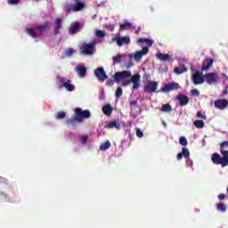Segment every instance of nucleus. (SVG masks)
I'll return each mask as SVG.
<instances>
[{
	"label": "nucleus",
	"mask_w": 228,
	"mask_h": 228,
	"mask_svg": "<svg viewBox=\"0 0 228 228\" xmlns=\"http://www.w3.org/2000/svg\"><path fill=\"white\" fill-rule=\"evenodd\" d=\"M75 3L81 2V0H73Z\"/></svg>",
	"instance_id": "obj_53"
},
{
	"label": "nucleus",
	"mask_w": 228,
	"mask_h": 228,
	"mask_svg": "<svg viewBox=\"0 0 228 228\" xmlns=\"http://www.w3.org/2000/svg\"><path fill=\"white\" fill-rule=\"evenodd\" d=\"M90 117H92L90 110H82V109L78 107L75 109V115L73 118L66 120V124L68 126H76V122L81 124L84 118H90Z\"/></svg>",
	"instance_id": "obj_2"
},
{
	"label": "nucleus",
	"mask_w": 228,
	"mask_h": 228,
	"mask_svg": "<svg viewBox=\"0 0 228 228\" xmlns=\"http://www.w3.org/2000/svg\"><path fill=\"white\" fill-rule=\"evenodd\" d=\"M145 54H149L148 47H143L142 49V51L135 52V53L134 55V60H135V61H141L142 58H143V56H145Z\"/></svg>",
	"instance_id": "obj_13"
},
{
	"label": "nucleus",
	"mask_w": 228,
	"mask_h": 228,
	"mask_svg": "<svg viewBox=\"0 0 228 228\" xmlns=\"http://www.w3.org/2000/svg\"><path fill=\"white\" fill-rule=\"evenodd\" d=\"M191 95H194L195 97H199V95H200V93L197 89L191 90Z\"/></svg>",
	"instance_id": "obj_40"
},
{
	"label": "nucleus",
	"mask_w": 228,
	"mask_h": 228,
	"mask_svg": "<svg viewBox=\"0 0 228 228\" xmlns=\"http://www.w3.org/2000/svg\"><path fill=\"white\" fill-rule=\"evenodd\" d=\"M9 4H19V0H8Z\"/></svg>",
	"instance_id": "obj_49"
},
{
	"label": "nucleus",
	"mask_w": 228,
	"mask_h": 228,
	"mask_svg": "<svg viewBox=\"0 0 228 228\" xmlns=\"http://www.w3.org/2000/svg\"><path fill=\"white\" fill-rule=\"evenodd\" d=\"M81 28V24L78 22L73 23L72 26L69 28V35H76L77 30Z\"/></svg>",
	"instance_id": "obj_21"
},
{
	"label": "nucleus",
	"mask_w": 228,
	"mask_h": 228,
	"mask_svg": "<svg viewBox=\"0 0 228 228\" xmlns=\"http://www.w3.org/2000/svg\"><path fill=\"white\" fill-rule=\"evenodd\" d=\"M95 35H96V37H98V38H104V37H106V31H104V30H96Z\"/></svg>",
	"instance_id": "obj_33"
},
{
	"label": "nucleus",
	"mask_w": 228,
	"mask_h": 228,
	"mask_svg": "<svg viewBox=\"0 0 228 228\" xmlns=\"http://www.w3.org/2000/svg\"><path fill=\"white\" fill-rule=\"evenodd\" d=\"M60 29H61V18H57L55 20V28L53 35L56 37V35H60Z\"/></svg>",
	"instance_id": "obj_23"
},
{
	"label": "nucleus",
	"mask_w": 228,
	"mask_h": 228,
	"mask_svg": "<svg viewBox=\"0 0 228 228\" xmlns=\"http://www.w3.org/2000/svg\"><path fill=\"white\" fill-rule=\"evenodd\" d=\"M37 1H42V0H37Z\"/></svg>",
	"instance_id": "obj_55"
},
{
	"label": "nucleus",
	"mask_w": 228,
	"mask_h": 228,
	"mask_svg": "<svg viewBox=\"0 0 228 228\" xmlns=\"http://www.w3.org/2000/svg\"><path fill=\"white\" fill-rule=\"evenodd\" d=\"M86 142H88V136L85 135L81 138V142L85 144Z\"/></svg>",
	"instance_id": "obj_48"
},
{
	"label": "nucleus",
	"mask_w": 228,
	"mask_h": 228,
	"mask_svg": "<svg viewBox=\"0 0 228 228\" xmlns=\"http://www.w3.org/2000/svg\"><path fill=\"white\" fill-rule=\"evenodd\" d=\"M213 63H215V60H213L211 58H207L201 67L202 72H204L205 70H209V69H211V67H213Z\"/></svg>",
	"instance_id": "obj_15"
},
{
	"label": "nucleus",
	"mask_w": 228,
	"mask_h": 228,
	"mask_svg": "<svg viewBox=\"0 0 228 228\" xmlns=\"http://www.w3.org/2000/svg\"><path fill=\"white\" fill-rule=\"evenodd\" d=\"M128 85H131V80H123L121 83V86H128Z\"/></svg>",
	"instance_id": "obj_44"
},
{
	"label": "nucleus",
	"mask_w": 228,
	"mask_h": 228,
	"mask_svg": "<svg viewBox=\"0 0 228 228\" xmlns=\"http://www.w3.org/2000/svg\"><path fill=\"white\" fill-rule=\"evenodd\" d=\"M219 200H225V194L221 193L217 196Z\"/></svg>",
	"instance_id": "obj_50"
},
{
	"label": "nucleus",
	"mask_w": 228,
	"mask_h": 228,
	"mask_svg": "<svg viewBox=\"0 0 228 228\" xmlns=\"http://www.w3.org/2000/svg\"><path fill=\"white\" fill-rule=\"evenodd\" d=\"M56 79L58 83L61 84V86H63V88H65L67 92H74V90H76V86L72 84V80L68 79L67 81H65V78L61 76H57Z\"/></svg>",
	"instance_id": "obj_4"
},
{
	"label": "nucleus",
	"mask_w": 228,
	"mask_h": 228,
	"mask_svg": "<svg viewBox=\"0 0 228 228\" xmlns=\"http://www.w3.org/2000/svg\"><path fill=\"white\" fill-rule=\"evenodd\" d=\"M6 199H8V194H6L4 192H1L0 193V200H6Z\"/></svg>",
	"instance_id": "obj_42"
},
{
	"label": "nucleus",
	"mask_w": 228,
	"mask_h": 228,
	"mask_svg": "<svg viewBox=\"0 0 228 228\" xmlns=\"http://www.w3.org/2000/svg\"><path fill=\"white\" fill-rule=\"evenodd\" d=\"M81 54L90 56L95 53V42H90L89 44H84L80 46Z\"/></svg>",
	"instance_id": "obj_5"
},
{
	"label": "nucleus",
	"mask_w": 228,
	"mask_h": 228,
	"mask_svg": "<svg viewBox=\"0 0 228 228\" xmlns=\"http://www.w3.org/2000/svg\"><path fill=\"white\" fill-rule=\"evenodd\" d=\"M177 101L180 106H186L190 102V98L186 94H178Z\"/></svg>",
	"instance_id": "obj_16"
},
{
	"label": "nucleus",
	"mask_w": 228,
	"mask_h": 228,
	"mask_svg": "<svg viewBox=\"0 0 228 228\" xmlns=\"http://www.w3.org/2000/svg\"><path fill=\"white\" fill-rule=\"evenodd\" d=\"M224 79H228L227 75H224Z\"/></svg>",
	"instance_id": "obj_52"
},
{
	"label": "nucleus",
	"mask_w": 228,
	"mask_h": 228,
	"mask_svg": "<svg viewBox=\"0 0 228 228\" xmlns=\"http://www.w3.org/2000/svg\"><path fill=\"white\" fill-rule=\"evenodd\" d=\"M220 152L222 156L218 153H214L211 156L212 162L214 165H221L222 167H227L228 165V141H224L220 143Z\"/></svg>",
	"instance_id": "obj_1"
},
{
	"label": "nucleus",
	"mask_w": 228,
	"mask_h": 228,
	"mask_svg": "<svg viewBox=\"0 0 228 228\" xmlns=\"http://www.w3.org/2000/svg\"><path fill=\"white\" fill-rule=\"evenodd\" d=\"M0 183L8 184V180L3 176H0Z\"/></svg>",
	"instance_id": "obj_45"
},
{
	"label": "nucleus",
	"mask_w": 228,
	"mask_h": 228,
	"mask_svg": "<svg viewBox=\"0 0 228 228\" xmlns=\"http://www.w3.org/2000/svg\"><path fill=\"white\" fill-rule=\"evenodd\" d=\"M194 126L197 129H202L204 127V121L203 120H196V121H194Z\"/></svg>",
	"instance_id": "obj_31"
},
{
	"label": "nucleus",
	"mask_w": 228,
	"mask_h": 228,
	"mask_svg": "<svg viewBox=\"0 0 228 228\" xmlns=\"http://www.w3.org/2000/svg\"><path fill=\"white\" fill-rule=\"evenodd\" d=\"M127 77H131V72L129 70L118 71L114 74L116 83H120L122 79H127Z\"/></svg>",
	"instance_id": "obj_6"
},
{
	"label": "nucleus",
	"mask_w": 228,
	"mask_h": 228,
	"mask_svg": "<svg viewBox=\"0 0 228 228\" xmlns=\"http://www.w3.org/2000/svg\"><path fill=\"white\" fill-rule=\"evenodd\" d=\"M49 26H51V23L45 21L43 25H38L36 28H27L25 33L31 37V38H38V37H42L49 29Z\"/></svg>",
	"instance_id": "obj_3"
},
{
	"label": "nucleus",
	"mask_w": 228,
	"mask_h": 228,
	"mask_svg": "<svg viewBox=\"0 0 228 228\" xmlns=\"http://www.w3.org/2000/svg\"><path fill=\"white\" fill-rule=\"evenodd\" d=\"M86 8V4L83 2H75L73 4V12H83Z\"/></svg>",
	"instance_id": "obj_18"
},
{
	"label": "nucleus",
	"mask_w": 228,
	"mask_h": 228,
	"mask_svg": "<svg viewBox=\"0 0 228 228\" xmlns=\"http://www.w3.org/2000/svg\"><path fill=\"white\" fill-rule=\"evenodd\" d=\"M228 90L227 87L223 90V95H227Z\"/></svg>",
	"instance_id": "obj_51"
},
{
	"label": "nucleus",
	"mask_w": 228,
	"mask_h": 228,
	"mask_svg": "<svg viewBox=\"0 0 228 228\" xmlns=\"http://www.w3.org/2000/svg\"><path fill=\"white\" fill-rule=\"evenodd\" d=\"M214 106L217 110H225L228 108V100L227 99H218L214 102Z\"/></svg>",
	"instance_id": "obj_11"
},
{
	"label": "nucleus",
	"mask_w": 228,
	"mask_h": 228,
	"mask_svg": "<svg viewBox=\"0 0 228 228\" xmlns=\"http://www.w3.org/2000/svg\"><path fill=\"white\" fill-rule=\"evenodd\" d=\"M67 117V114L64 111H60L56 114L55 118L57 120H61V118H65Z\"/></svg>",
	"instance_id": "obj_34"
},
{
	"label": "nucleus",
	"mask_w": 228,
	"mask_h": 228,
	"mask_svg": "<svg viewBox=\"0 0 228 228\" xmlns=\"http://www.w3.org/2000/svg\"><path fill=\"white\" fill-rule=\"evenodd\" d=\"M158 60H159L160 61H172V55L168 54V53H159L156 54Z\"/></svg>",
	"instance_id": "obj_19"
},
{
	"label": "nucleus",
	"mask_w": 228,
	"mask_h": 228,
	"mask_svg": "<svg viewBox=\"0 0 228 228\" xmlns=\"http://www.w3.org/2000/svg\"><path fill=\"white\" fill-rule=\"evenodd\" d=\"M105 127L107 129H113L115 127V129H120V123H118V121L117 120H112V121H110L106 126Z\"/></svg>",
	"instance_id": "obj_22"
},
{
	"label": "nucleus",
	"mask_w": 228,
	"mask_h": 228,
	"mask_svg": "<svg viewBox=\"0 0 228 228\" xmlns=\"http://www.w3.org/2000/svg\"><path fill=\"white\" fill-rule=\"evenodd\" d=\"M187 70H188L187 68H175V73H176L177 75L183 74V72H187Z\"/></svg>",
	"instance_id": "obj_36"
},
{
	"label": "nucleus",
	"mask_w": 228,
	"mask_h": 228,
	"mask_svg": "<svg viewBox=\"0 0 228 228\" xmlns=\"http://www.w3.org/2000/svg\"><path fill=\"white\" fill-rule=\"evenodd\" d=\"M204 79L208 85H213L218 81V75L216 73H207Z\"/></svg>",
	"instance_id": "obj_9"
},
{
	"label": "nucleus",
	"mask_w": 228,
	"mask_h": 228,
	"mask_svg": "<svg viewBox=\"0 0 228 228\" xmlns=\"http://www.w3.org/2000/svg\"><path fill=\"white\" fill-rule=\"evenodd\" d=\"M120 61H122V55L118 54V55L113 57L114 65L117 64V63H120Z\"/></svg>",
	"instance_id": "obj_37"
},
{
	"label": "nucleus",
	"mask_w": 228,
	"mask_h": 228,
	"mask_svg": "<svg viewBox=\"0 0 228 228\" xmlns=\"http://www.w3.org/2000/svg\"><path fill=\"white\" fill-rule=\"evenodd\" d=\"M196 115H197L198 118H203V120H206V116H204L202 114V112L199 111V112H197Z\"/></svg>",
	"instance_id": "obj_46"
},
{
	"label": "nucleus",
	"mask_w": 228,
	"mask_h": 228,
	"mask_svg": "<svg viewBox=\"0 0 228 228\" xmlns=\"http://www.w3.org/2000/svg\"><path fill=\"white\" fill-rule=\"evenodd\" d=\"M75 71L77 72V76H79V77H85V76H86V67L85 66H76Z\"/></svg>",
	"instance_id": "obj_17"
},
{
	"label": "nucleus",
	"mask_w": 228,
	"mask_h": 228,
	"mask_svg": "<svg viewBox=\"0 0 228 228\" xmlns=\"http://www.w3.org/2000/svg\"><path fill=\"white\" fill-rule=\"evenodd\" d=\"M162 111L164 113H170L172 111V106L168 103L162 105Z\"/></svg>",
	"instance_id": "obj_30"
},
{
	"label": "nucleus",
	"mask_w": 228,
	"mask_h": 228,
	"mask_svg": "<svg viewBox=\"0 0 228 228\" xmlns=\"http://www.w3.org/2000/svg\"><path fill=\"white\" fill-rule=\"evenodd\" d=\"M133 89L134 90H138V88H140V83H138V82H134V83H133Z\"/></svg>",
	"instance_id": "obj_47"
},
{
	"label": "nucleus",
	"mask_w": 228,
	"mask_h": 228,
	"mask_svg": "<svg viewBox=\"0 0 228 228\" xmlns=\"http://www.w3.org/2000/svg\"><path fill=\"white\" fill-rule=\"evenodd\" d=\"M183 158H190V151H188V148L183 147L182 149V152L178 153L176 158L178 160H181L183 159Z\"/></svg>",
	"instance_id": "obj_20"
},
{
	"label": "nucleus",
	"mask_w": 228,
	"mask_h": 228,
	"mask_svg": "<svg viewBox=\"0 0 228 228\" xmlns=\"http://www.w3.org/2000/svg\"><path fill=\"white\" fill-rule=\"evenodd\" d=\"M102 111L106 117H110L113 113V107L110 104H106L102 107Z\"/></svg>",
	"instance_id": "obj_24"
},
{
	"label": "nucleus",
	"mask_w": 228,
	"mask_h": 228,
	"mask_svg": "<svg viewBox=\"0 0 228 228\" xmlns=\"http://www.w3.org/2000/svg\"><path fill=\"white\" fill-rule=\"evenodd\" d=\"M217 211H221V213H225L227 211V205L224 202H220L216 205Z\"/></svg>",
	"instance_id": "obj_27"
},
{
	"label": "nucleus",
	"mask_w": 228,
	"mask_h": 228,
	"mask_svg": "<svg viewBox=\"0 0 228 228\" xmlns=\"http://www.w3.org/2000/svg\"><path fill=\"white\" fill-rule=\"evenodd\" d=\"M158 90V82L151 81L144 86V92L147 94H154Z\"/></svg>",
	"instance_id": "obj_10"
},
{
	"label": "nucleus",
	"mask_w": 228,
	"mask_h": 228,
	"mask_svg": "<svg viewBox=\"0 0 228 228\" xmlns=\"http://www.w3.org/2000/svg\"><path fill=\"white\" fill-rule=\"evenodd\" d=\"M113 85H115V80H113V79L107 80V82H106L107 86H113Z\"/></svg>",
	"instance_id": "obj_43"
},
{
	"label": "nucleus",
	"mask_w": 228,
	"mask_h": 228,
	"mask_svg": "<svg viewBox=\"0 0 228 228\" xmlns=\"http://www.w3.org/2000/svg\"><path fill=\"white\" fill-rule=\"evenodd\" d=\"M140 79H142V76H140V74H136L132 76L130 81L131 83H138V81H140Z\"/></svg>",
	"instance_id": "obj_32"
},
{
	"label": "nucleus",
	"mask_w": 228,
	"mask_h": 228,
	"mask_svg": "<svg viewBox=\"0 0 228 228\" xmlns=\"http://www.w3.org/2000/svg\"><path fill=\"white\" fill-rule=\"evenodd\" d=\"M72 11L74 12V4L66 3L64 4V12L67 13V15H69V13H70V12Z\"/></svg>",
	"instance_id": "obj_25"
},
{
	"label": "nucleus",
	"mask_w": 228,
	"mask_h": 228,
	"mask_svg": "<svg viewBox=\"0 0 228 228\" xmlns=\"http://www.w3.org/2000/svg\"><path fill=\"white\" fill-rule=\"evenodd\" d=\"M179 143H180V145H183V147H186V145H188V140L186 139V137L181 136L179 138Z\"/></svg>",
	"instance_id": "obj_35"
},
{
	"label": "nucleus",
	"mask_w": 228,
	"mask_h": 228,
	"mask_svg": "<svg viewBox=\"0 0 228 228\" xmlns=\"http://www.w3.org/2000/svg\"><path fill=\"white\" fill-rule=\"evenodd\" d=\"M137 43L138 44H147L149 45V47H151L152 44H154L152 39H145V38H139L137 40Z\"/></svg>",
	"instance_id": "obj_28"
},
{
	"label": "nucleus",
	"mask_w": 228,
	"mask_h": 228,
	"mask_svg": "<svg viewBox=\"0 0 228 228\" xmlns=\"http://www.w3.org/2000/svg\"><path fill=\"white\" fill-rule=\"evenodd\" d=\"M179 88H181V86H179V84L177 82H172L170 84L166 85L162 88V92H165L167 94V93L172 92L174 90H179Z\"/></svg>",
	"instance_id": "obj_12"
},
{
	"label": "nucleus",
	"mask_w": 228,
	"mask_h": 228,
	"mask_svg": "<svg viewBox=\"0 0 228 228\" xmlns=\"http://www.w3.org/2000/svg\"><path fill=\"white\" fill-rule=\"evenodd\" d=\"M112 42H117V45H118V47H122V45L130 44L131 38L129 37V36H126L124 37H112Z\"/></svg>",
	"instance_id": "obj_8"
},
{
	"label": "nucleus",
	"mask_w": 228,
	"mask_h": 228,
	"mask_svg": "<svg viewBox=\"0 0 228 228\" xmlns=\"http://www.w3.org/2000/svg\"><path fill=\"white\" fill-rule=\"evenodd\" d=\"M204 77L202 76V73L200 71H195L192 76V83L194 85H202L204 83Z\"/></svg>",
	"instance_id": "obj_14"
},
{
	"label": "nucleus",
	"mask_w": 228,
	"mask_h": 228,
	"mask_svg": "<svg viewBox=\"0 0 228 228\" xmlns=\"http://www.w3.org/2000/svg\"><path fill=\"white\" fill-rule=\"evenodd\" d=\"M132 26V23L125 21L124 23L120 24L119 31H126V29H129V28H131Z\"/></svg>",
	"instance_id": "obj_26"
},
{
	"label": "nucleus",
	"mask_w": 228,
	"mask_h": 228,
	"mask_svg": "<svg viewBox=\"0 0 228 228\" xmlns=\"http://www.w3.org/2000/svg\"><path fill=\"white\" fill-rule=\"evenodd\" d=\"M191 167H193V162L191 163Z\"/></svg>",
	"instance_id": "obj_54"
},
{
	"label": "nucleus",
	"mask_w": 228,
	"mask_h": 228,
	"mask_svg": "<svg viewBox=\"0 0 228 228\" xmlns=\"http://www.w3.org/2000/svg\"><path fill=\"white\" fill-rule=\"evenodd\" d=\"M72 54H74V50L72 48H68L66 50V55L67 56H72Z\"/></svg>",
	"instance_id": "obj_41"
},
{
	"label": "nucleus",
	"mask_w": 228,
	"mask_h": 228,
	"mask_svg": "<svg viewBox=\"0 0 228 228\" xmlns=\"http://www.w3.org/2000/svg\"><path fill=\"white\" fill-rule=\"evenodd\" d=\"M122 87H118L115 93V95L117 97V99H119V97H122Z\"/></svg>",
	"instance_id": "obj_38"
},
{
	"label": "nucleus",
	"mask_w": 228,
	"mask_h": 228,
	"mask_svg": "<svg viewBox=\"0 0 228 228\" xmlns=\"http://www.w3.org/2000/svg\"><path fill=\"white\" fill-rule=\"evenodd\" d=\"M136 136L137 138H143V132L140 128L136 129Z\"/></svg>",
	"instance_id": "obj_39"
},
{
	"label": "nucleus",
	"mask_w": 228,
	"mask_h": 228,
	"mask_svg": "<svg viewBox=\"0 0 228 228\" xmlns=\"http://www.w3.org/2000/svg\"><path fill=\"white\" fill-rule=\"evenodd\" d=\"M110 147H111V142H110V141H106L105 142L101 144L100 151H108Z\"/></svg>",
	"instance_id": "obj_29"
},
{
	"label": "nucleus",
	"mask_w": 228,
	"mask_h": 228,
	"mask_svg": "<svg viewBox=\"0 0 228 228\" xmlns=\"http://www.w3.org/2000/svg\"><path fill=\"white\" fill-rule=\"evenodd\" d=\"M94 74L101 83H104L106 79H108V75L106 74V71H104V68H98L94 70Z\"/></svg>",
	"instance_id": "obj_7"
}]
</instances>
